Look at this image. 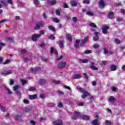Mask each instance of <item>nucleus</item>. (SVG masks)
<instances>
[{
  "mask_svg": "<svg viewBox=\"0 0 125 125\" xmlns=\"http://www.w3.org/2000/svg\"><path fill=\"white\" fill-rule=\"evenodd\" d=\"M100 65H106L107 64V62L105 61H103L101 62H99Z\"/></svg>",
  "mask_w": 125,
  "mask_h": 125,
  "instance_id": "37",
  "label": "nucleus"
},
{
  "mask_svg": "<svg viewBox=\"0 0 125 125\" xmlns=\"http://www.w3.org/2000/svg\"><path fill=\"white\" fill-rule=\"evenodd\" d=\"M21 83H22V85H24L27 83V81L24 79H21Z\"/></svg>",
  "mask_w": 125,
  "mask_h": 125,
  "instance_id": "33",
  "label": "nucleus"
},
{
  "mask_svg": "<svg viewBox=\"0 0 125 125\" xmlns=\"http://www.w3.org/2000/svg\"><path fill=\"white\" fill-rule=\"evenodd\" d=\"M108 30H109L108 26H104L102 28V32L103 34H104V35H106V34H107V31H108Z\"/></svg>",
  "mask_w": 125,
  "mask_h": 125,
  "instance_id": "13",
  "label": "nucleus"
},
{
  "mask_svg": "<svg viewBox=\"0 0 125 125\" xmlns=\"http://www.w3.org/2000/svg\"><path fill=\"white\" fill-rule=\"evenodd\" d=\"M52 83H55V84H59L60 83V81H56L54 79H53L52 80Z\"/></svg>",
  "mask_w": 125,
  "mask_h": 125,
  "instance_id": "31",
  "label": "nucleus"
},
{
  "mask_svg": "<svg viewBox=\"0 0 125 125\" xmlns=\"http://www.w3.org/2000/svg\"><path fill=\"white\" fill-rule=\"evenodd\" d=\"M81 118L82 119V120H85V121H88L89 120L90 117L88 116L82 114L81 116Z\"/></svg>",
  "mask_w": 125,
  "mask_h": 125,
  "instance_id": "15",
  "label": "nucleus"
},
{
  "mask_svg": "<svg viewBox=\"0 0 125 125\" xmlns=\"http://www.w3.org/2000/svg\"><path fill=\"white\" fill-rule=\"evenodd\" d=\"M23 60L26 63H28V62H29V61H30V59H29L28 58H24L23 59Z\"/></svg>",
  "mask_w": 125,
  "mask_h": 125,
  "instance_id": "50",
  "label": "nucleus"
},
{
  "mask_svg": "<svg viewBox=\"0 0 125 125\" xmlns=\"http://www.w3.org/2000/svg\"><path fill=\"white\" fill-rule=\"evenodd\" d=\"M48 29L49 30H50L52 32H55V28H54V27H53V26H48Z\"/></svg>",
  "mask_w": 125,
  "mask_h": 125,
  "instance_id": "34",
  "label": "nucleus"
},
{
  "mask_svg": "<svg viewBox=\"0 0 125 125\" xmlns=\"http://www.w3.org/2000/svg\"><path fill=\"white\" fill-rule=\"evenodd\" d=\"M72 20H73V22H77V21L78 20V19L77 18V17H74L72 18Z\"/></svg>",
  "mask_w": 125,
  "mask_h": 125,
  "instance_id": "57",
  "label": "nucleus"
},
{
  "mask_svg": "<svg viewBox=\"0 0 125 125\" xmlns=\"http://www.w3.org/2000/svg\"><path fill=\"white\" fill-rule=\"evenodd\" d=\"M29 98L30 100H33L34 99H37V94L30 95L29 96Z\"/></svg>",
  "mask_w": 125,
  "mask_h": 125,
  "instance_id": "21",
  "label": "nucleus"
},
{
  "mask_svg": "<svg viewBox=\"0 0 125 125\" xmlns=\"http://www.w3.org/2000/svg\"><path fill=\"white\" fill-rule=\"evenodd\" d=\"M82 63H87L88 62V60L84 59V60H81Z\"/></svg>",
  "mask_w": 125,
  "mask_h": 125,
  "instance_id": "43",
  "label": "nucleus"
},
{
  "mask_svg": "<svg viewBox=\"0 0 125 125\" xmlns=\"http://www.w3.org/2000/svg\"><path fill=\"white\" fill-rule=\"evenodd\" d=\"M70 3L72 6H76L78 4V2L75 1H71Z\"/></svg>",
  "mask_w": 125,
  "mask_h": 125,
  "instance_id": "29",
  "label": "nucleus"
},
{
  "mask_svg": "<svg viewBox=\"0 0 125 125\" xmlns=\"http://www.w3.org/2000/svg\"><path fill=\"white\" fill-rule=\"evenodd\" d=\"M0 109L2 112H4L5 111V108L4 107L1 106V105L0 104Z\"/></svg>",
  "mask_w": 125,
  "mask_h": 125,
  "instance_id": "45",
  "label": "nucleus"
},
{
  "mask_svg": "<svg viewBox=\"0 0 125 125\" xmlns=\"http://www.w3.org/2000/svg\"><path fill=\"white\" fill-rule=\"evenodd\" d=\"M56 0H47V4L48 5H55L56 4Z\"/></svg>",
  "mask_w": 125,
  "mask_h": 125,
  "instance_id": "10",
  "label": "nucleus"
},
{
  "mask_svg": "<svg viewBox=\"0 0 125 125\" xmlns=\"http://www.w3.org/2000/svg\"><path fill=\"white\" fill-rule=\"evenodd\" d=\"M77 89L80 92H82V93H83V94L82 95V98H83V99H84V98H85V97H86L87 96H90V94L89 93V92H87V91H86V90H85L84 89H83L80 86H78Z\"/></svg>",
  "mask_w": 125,
  "mask_h": 125,
  "instance_id": "1",
  "label": "nucleus"
},
{
  "mask_svg": "<svg viewBox=\"0 0 125 125\" xmlns=\"http://www.w3.org/2000/svg\"><path fill=\"white\" fill-rule=\"evenodd\" d=\"M29 91H34V90H35L36 88H35V87H31L30 88H29Z\"/></svg>",
  "mask_w": 125,
  "mask_h": 125,
  "instance_id": "44",
  "label": "nucleus"
},
{
  "mask_svg": "<svg viewBox=\"0 0 125 125\" xmlns=\"http://www.w3.org/2000/svg\"><path fill=\"white\" fill-rule=\"evenodd\" d=\"M55 106V104L54 103H50L48 104V107H50V108L52 107H54Z\"/></svg>",
  "mask_w": 125,
  "mask_h": 125,
  "instance_id": "38",
  "label": "nucleus"
},
{
  "mask_svg": "<svg viewBox=\"0 0 125 125\" xmlns=\"http://www.w3.org/2000/svg\"><path fill=\"white\" fill-rule=\"evenodd\" d=\"M59 47L60 48H63L64 47V42L63 41H60V43L59 44Z\"/></svg>",
  "mask_w": 125,
  "mask_h": 125,
  "instance_id": "25",
  "label": "nucleus"
},
{
  "mask_svg": "<svg viewBox=\"0 0 125 125\" xmlns=\"http://www.w3.org/2000/svg\"><path fill=\"white\" fill-rule=\"evenodd\" d=\"M99 7L100 8H104L105 7V2L103 0H101L99 2Z\"/></svg>",
  "mask_w": 125,
  "mask_h": 125,
  "instance_id": "11",
  "label": "nucleus"
},
{
  "mask_svg": "<svg viewBox=\"0 0 125 125\" xmlns=\"http://www.w3.org/2000/svg\"><path fill=\"white\" fill-rule=\"evenodd\" d=\"M115 97L113 96H110L108 100L109 103H111V104H113L114 102H115Z\"/></svg>",
  "mask_w": 125,
  "mask_h": 125,
  "instance_id": "17",
  "label": "nucleus"
},
{
  "mask_svg": "<svg viewBox=\"0 0 125 125\" xmlns=\"http://www.w3.org/2000/svg\"><path fill=\"white\" fill-rule=\"evenodd\" d=\"M92 124L93 125H99L98 123V119H95L92 121Z\"/></svg>",
  "mask_w": 125,
  "mask_h": 125,
  "instance_id": "23",
  "label": "nucleus"
},
{
  "mask_svg": "<svg viewBox=\"0 0 125 125\" xmlns=\"http://www.w3.org/2000/svg\"><path fill=\"white\" fill-rule=\"evenodd\" d=\"M20 88V86L18 85H16L13 87V90H14L15 92H16L19 96H21V92L19 91L18 89Z\"/></svg>",
  "mask_w": 125,
  "mask_h": 125,
  "instance_id": "4",
  "label": "nucleus"
},
{
  "mask_svg": "<svg viewBox=\"0 0 125 125\" xmlns=\"http://www.w3.org/2000/svg\"><path fill=\"white\" fill-rule=\"evenodd\" d=\"M42 15H43V17L44 19H46V18H47L46 14L45 13H44Z\"/></svg>",
  "mask_w": 125,
  "mask_h": 125,
  "instance_id": "61",
  "label": "nucleus"
},
{
  "mask_svg": "<svg viewBox=\"0 0 125 125\" xmlns=\"http://www.w3.org/2000/svg\"><path fill=\"white\" fill-rule=\"evenodd\" d=\"M41 37V34H34L33 35H32V40L33 41V42H36L38 39H39V38H40Z\"/></svg>",
  "mask_w": 125,
  "mask_h": 125,
  "instance_id": "9",
  "label": "nucleus"
},
{
  "mask_svg": "<svg viewBox=\"0 0 125 125\" xmlns=\"http://www.w3.org/2000/svg\"><path fill=\"white\" fill-rule=\"evenodd\" d=\"M81 77V75L80 74H75L74 76H73V79L74 80H78L79 79H80V78Z\"/></svg>",
  "mask_w": 125,
  "mask_h": 125,
  "instance_id": "26",
  "label": "nucleus"
},
{
  "mask_svg": "<svg viewBox=\"0 0 125 125\" xmlns=\"http://www.w3.org/2000/svg\"><path fill=\"white\" fill-rule=\"evenodd\" d=\"M66 38L69 40L70 42H72V37L70 34H68L66 35Z\"/></svg>",
  "mask_w": 125,
  "mask_h": 125,
  "instance_id": "35",
  "label": "nucleus"
},
{
  "mask_svg": "<svg viewBox=\"0 0 125 125\" xmlns=\"http://www.w3.org/2000/svg\"><path fill=\"white\" fill-rule=\"evenodd\" d=\"M33 3L36 7H42V4L39 0H33Z\"/></svg>",
  "mask_w": 125,
  "mask_h": 125,
  "instance_id": "8",
  "label": "nucleus"
},
{
  "mask_svg": "<svg viewBox=\"0 0 125 125\" xmlns=\"http://www.w3.org/2000/svg\"><path fill=\"white\" fill-rule=\"evenodd\" d=\"M111 89L112 91H117V88L116 87H111Z\"/></svg>",
  "mask_w": 125,
  "mask_h": 125,
  "instance_id": "53",
  "label": "nucleus"
},
{
  "mask_svg": "<svg viewBox=\"0 0 125 125\" xmlns=\"http://www.w3.org/2000/svg\"><path fill=\"white\" fill-rule=\"evenodd\" d=\"M48 39L50 40H54L55 39V37H54V35H51L49 37Z\"/></svg>",
  "mask_w": 125,
  "mask_h": 125,
  "instance_id": "47",
  "label": "nucleus"
},
{
  "mask_svg": "<svg viewBox=\"0 0 125 125\" xmlns=\"http://www.w3.org/2000/svg\"><path fill=\"white\" fill-rule=\"evenodd\" d=\"M12 74V71L11 70H5L0 72V75L2 76H8V75H11Z\"/></svg>",
  "mask_w": 125,
  "mask_h": 125,
  "instance_id": "5",
  "label": "nucleus"
},
{
  "mask_svg": "<svg viewBox=\"0 0 125 125\" xmlns=\"http://www.w3.org/2000/svg\"><path fill=\"white\" fill-rule=\"evenodd\" d=\"M80 43V40H76L75 42V44L74 45L75 47L77 48V47H79V44Z\"/></svg>",
  "mask_w": 125,
  "mask_h": 125,
  "instance_id": "28",
  "label": "nucleus"
},
{
  "mask_svg": "<svg viewBox=\"0 0 125 125\" xmlns=\"http://www.w3.org/2000/svg\"><path fill=\"white\" fill-rule=\"evenodd\" d=\"M90 27L92 28H96V25L94 23L91 22L89 23Z\"/></svg>",
  "mask_w": 125,
  "mask_h": 125,
  "instance_id": "36",
  "label": "nucleus"
},
{
  "mask_svg": "<svg viewBox=\"0 0 125 125\" xmlns=\"http://www.w3.org/2000/svg\"><path fill=\"white\" fill-rule=\"evenodd\" d=\"M81 116L82 115H81V113L80 112L78 111H75L73 113V116L72 117V119H74V120H77L78 118H81Z\"/></svg>",
  "mask_w": 125,
  "mask_h": 125,
  "instance_id": "6",
  "label": "nucleus"
},
{
  "mask_svg": "<svg viewBox=\"0 0 125 125\" xmlns=\"http://www.w3.org/2000/svg\"><path fill=\"white\" fill-rule=\"evenodd\" d=\"M50 52L51 54H54L55 55H57V54H58V53H57L56 50L54 49L53 47H51Z\"/></svg>",
  "mask_w": 125,
  "mask_h": 125,
  "instance_id": "19",
  "label": "nucleus"
},
{
  "mask_svg": "<svg viewBox=\"0 0 125 125\" xmlns=\"http://www.w3.org/2000/svg\"><path fill=\"white\" fill-rule=\"evenodd\" d=\"M99 34V33L98 32H95L94 35V37H93V40L94 41H98V35Z\"/></svg>",
  "mask_w": 125,
  "mask_h": 125,
  "instance_id": "20",
  "label": "nucleus"
},
{
  "mask_svg": "<svg viewBox=\"0 0 125 125\" xmlns=\"http://www.w3.org/2000/svg\"><path fill=\"white\" fill-rule=\"evenodd\" d=\"M61 11V9H58V10H57L56 11V14L57 15H60V11Z\"/></svg>",
  "mask_w": 125,
  "mask_h": 125,
  "instance_id": "42",
  "label": "nucleus"
},
{
  "mask_svg": "<svg viewBox=\"0 0 125 125\" xmlns=\"http://www.w3.org/2000/svg\"><path fill=\"white\" fill-rule=\"evenodd\" d=\"M39 35H41V36H42V35H44V31L41 30L40 31V34H39Z\"/></svg>",
  "mask_w": 125,
  "mask_h": 125,
  "instance_id": "64",
  "label": "nucleus"
},
{
  "mask_svg": "<svg viewBox=\"0 0 125 125\" xmlns=\"http://www.w3.org/2000/svg\"><path fill=\"white\" fill-rule=\"evenodd\" d=\"M40 97L42 99H44V95L43 94H41L40 95Z\"/></svg>",
  "mask_w": 125,
  "mask_h": 125,
  "instance_id": "56",
  "label": "nucleus"
},
{
  "mask_svg": "<svg viewBox=\"0 0 125 125\" xmlns=\"http://www.w3.org/2000/svg\"><path fill=\"white\" fill-rule=\"evenodd\" d=\"M83 3H84V4H89L90 2L88 0H83Z\"/></svg>",
  "mask_w": 125,
  "mask_h": 125,
  "instance_id": "39",
  "label": "nucleus"
},
{
  "mask_svg": "<svg viewBox=\"0 0 125 125\" xmlns=\"http://www.w3.org/2000/svg\"><path fill=\"white\" fill-rule=\"evenodd\" d=\"M13 83H14V81L13 80H11L10 81L9 84H10V85H12V84H13Z\"/></svg>",
  "mask_w": 125,
  "mask_h": 125,
  "instance_id": "59",
  "label": "nucleus"
},
{
  "mask_svg": "<svg viewBox=\"0 0 125 125\" xmlns=\"http://www.w3.org/2000/svg\"><path fill=\"white\" fill-rule=\"evenodd\" d=\"M91 65L90 66V68L92 70H94L95 71H97L98 70V68L96 67V66H94V62H90Z\"/></svg>",
  "mask_w": 125,
  "mask_h": 125,
  "instance_id": "14",
  "label": "nucleus"
},
{
  "mask_svg": "<svg viewBox=\"0 0 125 125\" xmlns=\"http://www.w3.org/2000/svg\"><path fill=\"white\" fill-rule=\"evenodd\" d=\"M53 21L55 22V23H59V20L57 18H54L53 19Z\"/></svg>",
  "mask_w": 125,
  "mask_h": 125,
  "instance_id": "41",
  "label": "nucleus"
},
{
  "mask_svg": "<svg viewBox=\"0 0 125 125\" xmlns=\"http://www.w3.org/2000/svg\"><path fill=\"white\" fill-rule=\"evenodd\" d=\"M58 107L59 108H63V104H62V103H59L58 104Z\"/></svg>",
  "mask_w": 125,
  "mask_h": 125,
  "instance_id": "40",
  "label": "nucleus"
},
{
  "mask_svg": "<svg viewBox=\"0 0 125 125\" xmlns=\"http://www.w3.org/2000/svg\"><path fill=\"white\" fill-rule=\"evenodd\" d=\"M63 7L64 8H68L69 6H68V4H67V3H64L63 4Z\"/></svg>",
  "mask_w": 125,
  "mask_h": 125,
  "instance_id": "48",
  "label": "nucleus"
},
{
  "mask_svg": "<svg viewBox=\"0 0 125 125\" xmlns=\"http://www.w3.org/2000/svg\"><path fill=\"white\" fill-rule=\"evenodd\" d=\"M46 83V80L44 79H40L39 82V84H41V85H43V84H45Z\"/></svg>",
  "mask_w": 125,
  "mask_h": 125,
  "instance_id": "18",
  "label": "nucleus"
},
{
  "mask_svg": "<svg viewBox=\"0 0 125 125\" xmlns=\"http://www.w3.org/2000/svg\"><path fill=\"white\" fill-rule=\"evenodd\" d=\"M104 54H107V55H111V54H114V52H108V50H107L106 49H104Z\"/></svg>",
  "mask_w": 125,
  "mask_h": 125,
  "instance_id": "22",
  "label": "nucleus"
},
{
  "mask_svg": "<svg viewBox=\"0 0 125 125\" xmlns=\"http://www.w3.org/2000/svg\"><path fill=\"white\" fill-rule=\"evenodd\" d=\"M105 125H111V121L106 120L105 121Z\"/></svg>",
  "mask_w": 125,
  "mask_h": 125,
  "instance_id": "52",
  "label": "nucleus"
},
{
  "mask_svg": "<svg viewBox=\"0 0 125 125\" xmlns=\"http://www.w3.org/2000/svg\"><path fill=\"white\" fill-rule=\"evenodd\" d=\"M57 92H58V93L59 94H60L61 95H64V93H63V92H62V91H58Z\"/></svg>",
  "mask_w": 125,
  "mask_h": 125,
  "instance_id": "60",
  "label": "nucleus"
},
{
  "mask_svg": "<svg viewBox=\"0 0 125 125\" xmlns=\"http://www.w3.org/2000/svg\"><path fill=\"white\" fill-rule=\"evenodd\" d=\"M53 125H63V122L61 120H58L53 122Z\"/></svg>",
  "mask_w": 125,
  "mask_h": 125,
  "instance_id": "12",
  "label": "nucleus"
},
{
  "mask_svg": "<svg viewBox=\"0 0 125 125\" xmlns=\"http://www.w3.org/2000/svg\"><path fill=\"white\" fill-rule=\"evenodd\" d=\"M95 118H96V120H98V121H99V115L96 114L95 115H94Z\"/></svg>",
  "mask_w": 125,
  "mask_h": 125,
  "instance_id": "62",
  "label": "nucleus"
},
{
  "mask_svg": "<svg viewBox=\"0 0 125 125\" xmlns=\"http://www.w3.org/2000/svg\"><path fill=\"white\" fill-rule=\"evenodd\" d=\"M63 87H64V88H65L66 89H68L69 90H71V88L69 86H68L67 85H64Z\"/></svg>",
  "mask_w": 125,
  "mask_h": 125,
  "instance_id": "55",
  "label": "nucleus"
},
{
  "mask_svg": "<svg viewBox=\"0 0 125 125\" xmlns=\"http://www.w3.org/2000/svg\"><path fill=\"white\" fill-rule=\"evenodd\" d=\"M87 40H88V37H84V40H82L81 41V43H80L81 45L83 46V44H84V43H85V42H87Z\"/></svg>",
  "mask_w": 125,
  "mask_h": 125,
  "instance_id": "16",
  "label": "nucleus"
},
{
  "mask_svg": "<svg viewBox=\"0 0 125 125\" xmlns=\"http://www.w3.org/2000/svg\"><path fill=\"white\" fill-rule=\"evenodd\" d=\"M2 46H4V44L2 43H0V51L1 50V49L2 48Z\"/></svg>",
  "mask_w": 125,
  "mask_h": 125,
  "instance_id": "58",
  "label": "nucleus"
},
{
  "mask_svg": "<svg viewBox=\"0 0 125 125\" xmlns=\"http://www.w3.org/2000/svg\"><path fill=\"white\" fill-rule=\"evenodd\" d=\"M89 53H91V51L90 50H86L84 51L85 54H89Z\"/></svg>",
  "mask_w": 125,
  "mask_h": 125,
  "instance_id": "51",
  "label": "nucleus"
},
{
  "mask_svg": "<svg viewBox=\"0 0 125 125\" xmlns=\"http://www.w3.org/2000/svg\"><path fill=\"white\" fill-rule=\"evenodd\" d=\"M5 87L8 94H11V93H12V92H11V91H10V90H9V89H8L7 87L5 86Z\"/></svg>",
  "mask_w": 125,
  "mask_h": 125,
  "instance_id": "46",
  "label": "nucleus"
},
{
  "mask_svg": "<svg viewBox=\"0 0 125 125\" xmlns=\"http://www.w3.org/2000/svg\"><path fill=\"white\" fill-rule=\"evenodd\" d=\"M86 15H88V16H93L94 14L93 12L90 11H88L86 13Z\"/></svg>",
  "mask_w": 125,
  "mask_h": 125,
  "instance_id": "32",
  "label": "nucleus"
},
{
  "mask_svg": "<svg viewBox=\"0 0 125 125\" xmlns=\"http://www.w3.org/2000/svg\"><path fill=\"white\" fill-rule=\"evenodd\" d=\"M30 123L32 124V125H36V122L33 120H31L30 121Z\"/></svg>",
  "mask_w": 125,
  "mask_h": 125,
  "instance_id": "63",
  "label": "nucleus"
},
{
  "mask_svg": "<svg viewBox=\"0 0 125 125\" xmlns=\"http://www.w3.org/2000/svg\"><path fill=\"white\" fill-rule=\"evenodd\" d=\"M40 67H36V68H32L31 71L32 72H37V71L40 70Z\"/></svg>",
  "mask_w": 125,
  "mask_h": 125,
  "instance_id": "30",
  "label": "nucleus"
},
{
  "mask_svg": "<svg viewBox=\"0 0 125 125\" xmlns=\"http://www.w3.org/2000/svg\"><path fill=\"white\" fill-rule=\"evenodd\" d=\"M21 54H25V53H26V52H27V51H26V50H25V49H22L21 51Z\"/></svg>",
  "mask_w": 125,
  "mask_h": 125,
  "instance_id": "54",
  "label": "nucleus"
},
{
  "mask_svg": "<svg viewBox=\"0 0 125 125\" xmlns=\"http://www.w3.org/2000/svg\"><path fill=\"white\" fill-rule=\"evenodd\" d=\"M116 69H117V66H116L115 64L111 65L110 67L111 71H116Z\"/></svg>",
  "mask_w": 125,
  "mask_h": 125,
  "instance_id": "27",
  "label": "nucleus"
},
{
  "mask_svg": "<svg viewBox=\"0 0 125 125\" xmlns=\"http://www.w3.org/2000/svg\"><path fill=\"white\" fill-rule=\"evenodd\" d=\"M0 3H2L3 5L5 6H8V4H13V2L12 1V0H0Z\"/></svg>",
  "mask_w": 125,
  "mask_h": 125,
  "instance_id": "2",
  "label": "nucleus"
},
{
  "mask_svg": "<svg viewBox=\"0 0 125 125\" xmlns=\"http://www.w3.org/2000/svg\"><path fill=\"white\" fill-rule=\"evenodd\" d=\"M107 17L108 18H109V19H112V18L114 17V13L112 12H109L108 14Z\"/></svg>",
  "mask_w": 125,
  "mask_h": 125,
  "instance_id": "24",
  "label": "nucleus"
},
{
  "mask_svg": "<svg viewBox=\"0 0 125 125\" xmlns=\"http://www.w3.org/2000/svg\"><path fill=\"white\" fill-rule=\"evenodd\" d=\"M44 25V23L43 21H39L35 26V30H39L40 28H43Z\"/></svg>",
  "mask_w": 125,
  "mask_h": 125,
  "instance_id": "3",
  "label": "nucleus"
},
{
  "mask_svg": "<svg viewBox=\"0 0 125 125\" xmlns=\"http://www.w3.org/2000/svg\"><path fill=\"white\" fill-rule=\"evenodd\" d=\"M65 66L66 62H61L58 64V68H59V69H62V68L65 67Z\"/></svg>",
  "mask_w": 125,
  "mask_h": 125,
  "instance_id": "7",
  "label": "nucleus"
},
{
  "mask_svg": "<svg viewBox=\"0 0 125 125\" xmlns=\"http://www.w3.org/2000/svg\"><path fill=\"white\" fill-rule=\"evenodd\" d=\"M115 42L116 43L120 44L121 43V41H120V40L116 39L115 40Z\"/></svg>",
  "mask_w": 125,
  "mask_h": 125,
  "instance_id": "49",
  "label": "nucleus"
}]
</instances>
